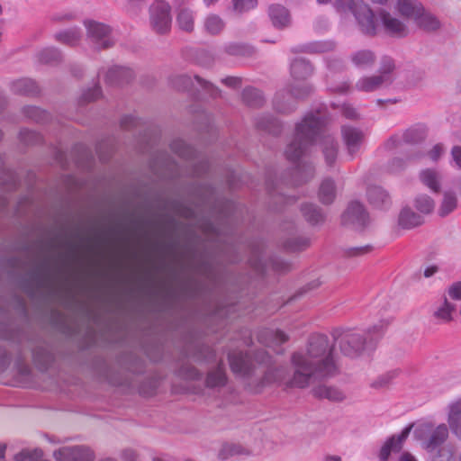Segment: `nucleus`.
Returning a JSON list of instances; mask_svg holds the SVG:
<instances>
[{"label":"nucleus","instance_id":"f257e3e1","mask_svg":"<svg viewBox=\"0 0 461 461\" xmlns=\"http://www.w3.org/2000/svg\"><path fill=\"white\" fill-rule=\"evenodd\" d=\"M333 345L323 334L309 338L305 352H294L291 361L294 367L291 379L285 380L286 370L283 366L268 367L261 384L285 383L291 387L305 388L310 384L334 376L337 366L332 356Z\"/></svg>","mask_w":461,"mask_h":461},{"label":"nucleus","instance_id":"f03ea898","mask_svg":"<svg viewBox=\"0 0 461 461\" xmlns=\"http://www.w3.org/2000/svg\"><path fill=\"white\" fill-rule=\"evenodd\" d=\"M66 247L68 252L62 259V263L55 265L56 273H53L51 268V258L44 257L33 269L21 277L20 286L30 298L34 299L43 289L52 287L56 274L62 271L64 262H67L68 259H78L79 246L75 242L68 240L66 241Z\"/></svg>","mask_w":461,"mask_h":461},{"label":"nucleus","instance_id":"7ed1b4c3","mask_svg":"<svg viewBox=\"0 0 461 461\" xmlns=\"http://www.w3.org/2000/svg\"><path fill=\"white\" fill-rule=\"evenodd\" d=\"M325 122V117L320 112L308 113L295 126L294 138L285 151L286 158L296 162L305 155L321 135Z\"/></svg>","mask_w":461,"mask_h":461},{"label":"nucleus","instance_id":"20e7f679","mask_svg":"<svg viewBox=\"0 0 461 461\" xmlns=\"http://www.w3.org/2000/svg\"><path fill=\"white\" fill-rule=\"evenodd\" d=\"M384 328V323H379L366 331L336 329L332 331V338L344 356L356 358L375 346L376 340L382 337Z\"/></svg>","mask_w":461,"mask_h":461},{"label":"nucleus","instance_id":"39448f33","mask_svg":"<svg viewBox=\"0 0 461 461\" xmlns=\"http://www.w3.org/2000/svg\"><path fill=\"white\" fill-rule=\"evenodd\" d=\"M231 371L241 377L251 378L256 375L257 365L268 366L271 357L265 349L255 351L253 358L242 351H231L228 355Z\"/></svg>","mask_w":461,"mask_h":461},{"label":"nucleus","instance_id":"423d86ee","mask_svg":"<svg viewBox=\"0 0 461 461\" xmlns=\"http://www.w3.org/2000/svg\"><path fill=\"white\" fill-rule=\"evenodd\" d=\"M336 8L345 10L348 8L355 16L360 31L368 36L376 34V23L375 14L371 8L362 0H348L345 5L340 4L339 0L336 1Z\"/></svg>","mask_w":461,"mask_h":461},{"label":"nucleus","instance_id":"0eeeda50","mask_svg":"<svg viewBox=\"0 0 461 461\" xmlns=\"http://www.w3.org/2000/svg\"><path fill=\"white\" fill-rule=\"evenodd\" d=\"M149 24L157 34H167L171 29V6L164 0H157L149 8Z\"/></svg>","mask_w":461,"mask_h":461},{"label":"nucleus","instance_id":"6e6552de","mask_svg":"<svg viewBox=\"0 0 461 461\" xmlns=\"http://www.w3.org/2000/svg\"><path fill=\"white\" fill-rule=\"evenodd\" d=\"M84 25L86 30V38L95 50H106L114 45L111 38L112 28L109 25L94 20H85Z\"/></svg>","mask_w":461,"mask_h":461},{"label":"nucleus","instance_id":"1a4fd4ad","mask_svg":"<svg viewBox=\"0 0 461 461\" xmlns=\"http://www.w3.org/2000/svg\"><path fill=\"white\" fill-rule=\"evenodd\" d=\"M416 433L429 453H433L443 447L442 444L448 438V429L446 424H440L434 429L430 424H422L417 429Z\"/></svg>","mask_w":461,"mask_h":461},{"label":"nucleus","instance_id":"9d476101","mask_svg":"<svg viewBox=\"0 0 461 461\" xmlns=\"http://www.w3.org/2000/svg\"><path fill=\"white\" fill-rule=\"evenodd\" d=\"M249 262L258 275L264 274L268 266L276 272H285L290 269V265L278 258H271L268 263L264 261L263 250L259 246L253 247Z\"/></svg>","mask_w":461,"mask_h":461},{"label":"nucleus","instance_id":"9b49d317","mask_svg":"<svg viewBox=\"0 0 461 461\" xmlns=\"http://www.w3.org/2000/svg\"><path fill=\"white\" fill-rule=\"evenodd\" d=\"M341 222L345 226H351L356 230H363L369 222V216L364 205L353 201L348 203L341 216Z\"/></svg>","mask_w":461,"mask_h":461},{"label":"nucleus","instance_id":"f8f14e48","mask_svg":"<svg viewBox=\"0 0 461 461\" xmlns=\"http://www.w3.org/2000/svg\"><path fill=\"white\" fill-rule=\"evenodd\" d=\"M56 461H93L95 457L94 450L86 445L63 447L54 451Z\"/></svg>","mask_w":461,"mask_h":461},{"label":"nucleus","instance_id":"ddd939ff","mask_svg":"<svg viewBox=\"0 0 461 461\" xmlns=\"http://www.w3.org/2000/svg\"><path fill=\"white\" fill-rule=\"evenodd\" d=\"M379 16L385 32L391 37L404 38L409 34L407 25L387 11L381 10Z\"/></svg>","mask_w":461,"mask_h":461},{"label":"nucleus","instance_id":"4468645a","mask_svg":"<svg viewBox=\"0 0 461 461\" xmlns=\"http://www.w3.org/2000/svg\"><path fill=\"white\" fill-rule=\"evenodd\" d=\"M341 134L348 153L353 158L359 150L364 141L365 134L360 129L348 125L341 127Z\"/></svg>","mask_w":461,"mask_h":461},{"label":"nucleus","instance_id":"2eb2a0df","mask_svg":"<svg viewBox=\"0 0 461 461\" xmlns=\"http://www.w3.org/2000/svg\"><path fill=\"white\" fill-rule=\"evenodd\" d=\"M135 77L134 71L122 66H113L106 73L105 82L109 86H122L131 83Z\"/></svg>","mask_w":461,"mask_h":461},{"label":"nucleus","instance_id":"dca6fc26","mask_svg":"<svg viewBox=\"0 0 461 461\" xmlns=\"http://www.w3.org/2000/svg\"><path fill=\"white\" fill-rule=\"evenodd\" d=\"M411 425L406 427L399 435L390 437L382 446L379 452L380 461H387L392 452H400L404 440L408 438Z\"/></svg>","mask_w":461,"mask_h":461},{"label":"nucleus","instance_id":"f3484780","mask_svg":"<svg viewBox=\"0 0 461 461\" xmlns=\"http://www.w3.org/2000/svg\"><path fill=\"white\" fill-rule=\"evenodd\" d=\"M411 425L406 427L399 435L390 437L382 446L379 452L380 461H387L392 452H400L404 440L408 438Z\"/></svg>","mask_w":461,"mask_h":461},{"label":"nucleus","instance_id":"a211bd4d","mask_svg":"<svg viewBox=\"0 0 461 461\" xmlns=\"http://www.w3.org/2000/svg\"><path fill=\"white\" fill-rule=\"evenodd\" d=\"M176 23L179 30L192 33L195 28L194 11L186 6H179L176 9Z\"/></svg>","mask_w":461,"mask_h":461},{"label":"nucleus","instance_id":"6ab92c4d","mask_svg":"<svg viewBox=\"0 0 461 461\" xmlns=\"http://www.w3.org/2000/svg\"><path fill=\"white\" fill-rule=\"evenodd\" d=\"M151 168L156 174L165 176H175L177 175V165L166 153H161L151 163Z\"/></svg>","mask_w":461,"mask_h":461},{"label":"nucleus","instance_id":"aec40b11","mask_svg":"<svg viewBox=\"0 0 461 461\" xmlns=\"http://www.w3.org/2000/svg\"><path fill=\"white\" fill-rule=\"evenodd\" d=\"M228 381L225 366L222 361H220L217 366L210 369L205 377V386L210 389L221 388L226 385Z\"/></svg>","mask_w":461,"mask_h":461},{"label":"nucleus","instance_id":"412c9836","mask_svg":"<svg viewBox=\"0 0 461 461\" xmlns=\"http://www.w3.org/2000/svg\"><path fill=\"white\" fill-rule=\"evenodd\" d=\"M296 107V102L291 98V95L286 90L283 89L276 93L273 99V108L276 113L290 114L295 111Z\"/></svg>","mask_w":461,"mask_h":461},{"label":"nucleus","instance_id":"4be33fe9","mask_svg":"<svg viewBox=\"0 0 461 461\" xmlns=\"http://www.w3.org/2000/svg\"><path fill=\"white\" fill-rule=\"evenodd\" d=\"M268 15L276 28L284 29L288 27L291 23V16L288 9L281 5H271L268 8Z\"/></svg>","mask_w":461,"mask_h":461},{"label":"nucleus","instance_id":"5701e85b","mask_svg":"<svg viewBox=\"0 0 461 461\" xmlns=\"http://www.w3.org/2000/svg\"><path fill=\"white\" fill-rule=\"evenodd\" d=\"M35 365L41 370H46L54 360V356L45 343L37 345L32 349Z\"/></svg>","mask_w":461,"mask_h":461},{"label":"nucleus","instance_id":"b1692460","mask_svg":"<svg viewBox=\"0 0 461 461\" xmlns=\"http://www.w3.org/2000/svg\"><path fill=\"white\" fill-rule=\"evenodd\" d=\"M11 91L21 95H36L40 93V87L32 78H20L11 84Z\"/></svg>","mask_w":461,"mask_h":461},{"label":"nucleus","instance_id":"393cba45","mask_svg":"<svg viewBox=\"0 0 461 461\" xmlns=\"http://www.w3.org/2000/svg\"><path fill=\"white\" fill-rule=\"evenodd\" d=\"M447 422L453 434L461 439V399L449 405Z\"/></svg>","mask_w":461,"mask_h":461},{"label":"nucleus","instance_id":"a878e982","mask_svg":"<svg viewBox=\"0 0 461 461\" xmlns=\"http://www.w3.org/2000/svg\"><path fill=\"white\" fill-rule=\"evenodd\" d=\"M423 223V218L414 212L411 208H403L398 217V225L404 229L410 230L418 227Z\"/></svg>","mask_w":461,"mask_h":461},{"label":"nucleus","instance_id":"bb28decb","mask_svg":"<svg viewBox=\"0 0 461 461\" xmlns=\"http://www.w3.org/2000/svg\"><path fill=\"white\" fill-rule=\"evenodd\" d=\"M301 212L305 221L311 225L322 224L325 221L322 210L314 203L302 204Z\"/></svg>","mask_w":461,"mask_h":461},{"label":"nucleus","instance_id":"cd10ccee","mask_svg":"<svg viewBox=\"0 0 461 461\" xmlns=\"http://www.w3.org/2000/svg\"><path fill=\"white\" fill-rule=\"evenodd\" d=\"M293 185H299L311 180L314 176V167L312 163H299L293 169Z\"/></svg>","mask_w":461,"mask_h":461},{"label":"nucleus","instance_id":"c85d7f7f","mask_svg":"<svg viewBox=\"0 0 461 461\" xmlns=\"http://www.w3.org/2000/svg\"><path fill=\"white\" fill-rule=\"evenodd\" d=\"M312 393L313 396L318 399H327L332 402H341L345 399L343 392H341L339 389L325 384L314 387L312 390Z\"/></svg>","mask_w":461,"mask_h":461},{"label":"nucleus","instance_id":"c756f323","mask_svg":"<svg viewBox=\"0 0 461 461\" xmlns=\"http://www.w3.org/2000/svg\"><path fill=\"white\" fill-rule=\"evenodd\" d=\"M366 195L369 203L376 208L386 207L391 203L389 194L380 186L368 187Z\"/></svg>","mask_w":461,"mask_h":461},{"label":"nucleus","instance_id":"7c9ffc66","mask_svg":"<svg viewBox=\"0 0 461 461\" xmlns=\"http://www.w3.org/2000/svg\"><path fill=\"white\" fill-rule=\"evenodd\" d=\"M312 72V64L304 59H295L291 64V75L295 80H305Z\"/></svg>","mask_w":461,"mask_h":461},{"label":"nucleus","instance_id":"2f4dec72","mask_svg":"<svg viewBox=\"0 0 461 461\" xmlns=\"http://www.w3.org/2000/svg\"><path fill=\"white\" fill-rule=\"evenodd\" d=\"M337 194L336 184L335 181L331 178H325L321 183L318 198L320 202L323 204H331Z\"/></svg>","mask_w":461,"mask_h":461},{"label":"nucleus","instance_id":"473e14b6","mask_svg":"<svg viewBox=\"0 0 461 461\" xmlns=\"http://www.w3.org/2000/svg\"><path fill=\"white\" fill-rule=\"evenodd\" d=\"M255 125L258 130L267 131L273 135H278L282 127L276 118L269 114H262L255 119Z\"/></svg>","mask_w":461,"mask_h":461},{"label":"nucleus","instance_id":"72a5a7b5","mask_svg":"<svg viewBox=\"0 0 461 461\" xmlns=\"http://www.w3.org/2000/svg\"><path fill=\"white\" fill-rule=\"evenodd\" d=\"M384 79V77H379L378 75L363 77L357 80L355 87L358 91L373 92L379 89L383 86H386Z\"/></svg>","mask_w":461,"mask_h":461},{"label":"nucleus","instance_id":"f704fd0d","mask_svg":"<svg viewBox=\"0 0 461 461\" xmlns=\"http://www.w3.org/2000/svg\"><path fill=\"white\" fill-rule=\"evenodd\" d=\"M40 64L58 65L62 61L61 51L54 47H48L39 50L35 55Z\"/></svg>","mask_w":461,"mask_h":461},{"label":"nucleus","instance_id":"c9c22d12","mask_svg":"<svg viewBox=\"0 0 461 461\" xmlns=\"http://www.w3.org/2000/svg\"><path fill=\"white\" fill-rule=\"evenodd\" d=\"M243 103L252 108H259L266 102L262 92L253 86H247L241 94Z\"/></svg>","mask_w":461,"mask_h":461},{"label":"nucleus","instance_id":"e433bc0d","mask_svg":"<svg viewBox=\"0 0 461 461\" xmlns=\"http://www.w3.org/2000/svg\"><path fill=\"white\" fill-rule=\"evenodd\" d=\"M398 12L406 18L416 20L423 6L417 0H398Z\"/></svg>","mask_w":461,"mask_h":461},{"label":"nucleus","instance_id":"4c0bfd02","mask_svg":"<svg viewBox=\"0 0 461 461\" xmlns=\"http://www.w3.org/2000/svg\"><path fill=\"white\" fill-rule=\"evenodd\" d=\"M259 339L267 347H274L288 341L289 336L281 330H266L261 332Z\"/></svg>","mask_w":461,"mask_h":461},{"label":"nucleus","instance_id":"58836bf2","mask_svg":"<svg viewBox=\"0 0 461 461\" xmlns=\"http://www.w3.org/2000/svg\"><path fill=\"white\" fill-rule=\"evenodd\" d=\"M441 175L434 169H425L420 173V180L434 193L441 190Z\"/></svg>","mask_w":461,"mask_h":461},{"label":"nucleus","instance_id":"ea45409f","mask_svg":"<svg viewBox=\"0 0 461 461\" xmlns=\"http://www.w3.org/2000/svg\"><path fill=\"white\" fill-rule=\"evenodd\" d=\"M376 59V56L371 50H359L350 56L351 62L357 68H366L372 67Z\"/></svg>","mask_w":461,"mask_h":461},{"label":"nucleus","instance_id":"a19ab883","mask_svg":"<svg viewBox=\"0 0 461 461\" xmlns=\"http://www.w3.org/2000/svg\"><path fill=\"white\" fill-rule=\"evenodd\" d=\"M421 157L422 154L420 152L411 151L407 156L406 159L398 157L393 158L388 161L386 165V171L390 174H397L406 167L407 162L415 161Z\"/></svg>","mask_w":461,"mask_h":461},{"label":"nucleus","instance_id":"79ce46f5","mask_svg":"<svg viewBox=\"0 0 461 461\" xmlns=\"http://www.w3.org/2000/svg\"><path fill=\"white\" fill-rule=\"evenodd\" d=\"M203 26L206 33L216 36L225 29V22L220 15L210 14L204 18Z\"/></svg>","mask_w":461,"mask_h":461},{"label":"nucleus","instance_id":"37998d69","mask_svg":"<svg viewBox=\"0 0 461 461\" xmlns=\"http://www.w3.org/2000/svg\"><path fill=\"white\" fill-rule=\"evenodd\" d=\"M322 152L325 158L327 166L332 167L337 159L338 156V143L331 136H325L321 141Z\"/></svg>","mask_w":461,"mask_h":461},{"label":"nucleus","instance_id":"c03bdc74","mask_svg":"<svg viewBox=\"0 0 461 461\" xmlns=\"http://www.w3.org/2000/svg\"><path fill=\"white\" fill-rule=\"evenodd\" d=\"M82 33L78 27L60 31L54 35L57 41L68 46L77 45L81 40Z\"/></svg>","mask_w":461,"mask_h":461},{"label":"nucleus","instance_id":"a18cd8bd","mask_svg":"<svg viewBox=\"0 0 461 461\" xmlns=\"http://www.w3.org/2000/svg\"><path fill=\"white\" fill-rule=\"evenodd\" d=\"M415 23L417 26L426 32H434L439 29L440 23L436 16L425 12L424 8L417 16Z\"/></svg>","mask_w":461,"mask_h":461},{"label":"nucleus","instance_id":"49530a36","mask_svg":"<svg viewBox=\"0 0 461 461\" xmlns=\"http://www.w3.org/2000/svg\"><path fill=\"white\" fill-rule=\"evenodd\" d=\"M227 54L236 57H251L255 54V48L243 42H230L224 47Z\"/></svg>","mask_w":461,"mask_h":461},{"label":"nucleus","instance_id":"de8ad7c7","mask_svg":"<svg viewBox=\"0 0 461 461\" xmlns=\"http://www.w3.org/2000/svg\"><path fill=\"white\" fill-rule=\"evenodd\" d=\"M335 47L336 43L332 41H321L302 46L300 51L310 54L324 53L333 50Z\"/></svg>","mask_w":461,"mask_h":461},{"label":"nucleus","instance_id":"09e8293b","mask_svg":"<svg viewBox=\"0 0 461 461\" xmlns=\"http://www.w3.org/2000/svg\"><path fill=\"white\" fill-rule=\"evenodd\" d=\"M171 150L181 158L190 160L195 158V150L193 147L182 140H175L170 144Z\"/></svg>","mask_w":461,"mask_h":461},{"label":"nucleus","instance_id":"8fccbe9b","mask_svg":"<svg viewBox=\"0 0 461 461\" xmlns=\"http://www.w3.org/2000/svg\"><path fill=\"white\" fill-rule=\"evenodd\" d=\"M22 112L26 118L37 123H45L50 118L47 111L36 106H24Z\"/></svg>","mask_w":461,"mask_h":461},{"label":"nucleus","instance_id":"3c124183","mask_svg":"<svg viewBox=\"0 0 461 461\" xmlns=\"http://www.w3.org/2000/svg\"><path fill=\"white\" fill-rule=\"evenodd\" d=\"M456 311V305L449 303L447 297H444V301L441 306H439L434 312V317L439 320L441 322L447 323L453 320L452 313Z\"/></svg>","mask_w":461,"mask_h":461},{"label":"nucleus","instance_id":"603ef678","mask_svg":"<svg viewBox=\"0 0 461 461\" xmlns=\"http://www.w3.org/2000/svg\"><path fill=\"white\" fill-rule=\"evenodd\" d=\"M395 69L394 60L389 56H384L381 59L379 68V77H384V82L386 86L391 85L393 81V72Z\"/></svg>","mask_w":461,"mask_h":461},{"label":"nucleus","instance_id":"864d4df0","mask_svg":"<svg viewBox=\"0 0 461 461\" xmlns=\"http://www.w3.org/2000/svg\"><path fill=\"white\" fill-rule=\"evenodd\" d=\"M457 206V198L455 193L447 191L444 193L442 203L438 209V214L445 217L452 212Z\"/></svg>","mask_w":461,"mask_h":461},{"label":"nucleus","instance_id":"5fc2aeb1","mask_svg":"<svg viewBox=\"0 0 461 461\" xmlns=\"http://www.w3.org/2000/svg\"><path fill=\"white\" fill-rule=\"evenodd\" d=\"M430 454V461H456L455 447L450 445H444L437 451Z\"/></svg>","mask_w":461,"mask_h":461},{"label":"nucleus","instance_id":"6e6d98bb","mask_svg":"<svg viewBox=\"0 0 461 461\" xmlns=\"http://www.w3.org/2000/svg\"><path fill=\"white\" fill-rule=\"evenodd\" d=\"M426 138V130L422 127L410 128L402 135V141L407 144H417Z\"/></svg>","mask_w":461,"mask_h":461},{"label":"nucleus","instance_id":"4d7b16f0","mask_svg":"<svg viewBox=\"0 0 461 461\" xmlns=\"http://www.w3.org/2000/svg\"><path fill=\"white\" fill-rule=\"evenodd\" d=\"M291 95V98L296 103L308 97L312 92L313 87L309 84L291 86L289 89H285Z\"/></svg>","mask_w":461,"mask_h":461},{"label":"nucleus","instance_id":"13d9d810","mask_svg":"<svg viewBox=\"0 0 461 461\" xmlns=\"http://www.w3.org/2000/svg\"><path fill=\"white\" fill-rule=\"evenodd\" d=\"M310 246V240L305 237H291L284 242V248L291 252L302 251Z\"/></svg>","mask_w":461,"mask_h":461},{"label":"nucleus","instance_id":"bf43d9fd","mask_svg":"<svg viewBox=\"0 0 461 461\" xmlns=\"http://www.w3.org/2000/svg\"><path fill=\"white\" fill-rule=\"evenodd\" d=\"M414 206L421 213L428 214L433 212L435 203L429 195L420 194L414 200Z\"/></svg>","mask_w":461,"mask_h":461},{"label":"nucleus","instance_id":"052dcab7","mask_svg":"<svg viewBox=\"0 0 461 461\" xmlns=\"http://www.w3.org/2000/svg\"><path fill=\"white\" fill-rule=\"evenodd\" d=\"M243 453H244V449L241 446L237 445V444L226 443V444H223L222 447H221V449L218 453V457L221 460H226L231 456H234L237 455H241Z\"/></svg>","mask_w":461,"mask_h":461},{"label":"nucleus","instance_id":"680f3d73","mask_svg":"<svg viewBox=\"0 0 461 461\" xmlns=\"http://www.w3.org/2000/svg\"><path fill=\"white\" fill-rule=\"evenodd\" d=\"M177 374L180 377L186 380H200L203 376L202 373L199 372L194 366L190 364H183Z\"/></svg>","mask_w":461,"mask_h":461},{"label":"nucleus","instance_id":"e2e57ef3","mask_svg":"<svg viewBox=\"0 0 461 461\" xmlns=\"http://www.w3.org/2000/svg\"><path fill=\"white\" fill-rule=\"evenodd\" d=\"M170 85L176 90L184 91L192 86L193 80L188 75H176L170 77Z\"/></svg>","mask_w":461,"mask_h":461},{"label":"nucleus","instance_id":"0e129e2a","mask_svg":"<svg viewBox=\"0 0 461 461\" xmlns=\"http://www.w3.org/2000/svg\"><path fill=\"white\" fill-rule=\"evenodd\" d=\"M59 236V235H58L56 238H50L47 240L43 238H38L32 242V246L34 247L40 254H42L46 250H54L57 248L56 240Z\"/></svg>","mask_w":461,"mask_h":461},{"label":"nucleus","instance_id":"69168bd1","mask_svg":"<svg viewBox=\"0 0 461 461\" xmlns=\"http://www.w3.org/2000/svg\"><path fill=\"white\" fill-rule=\"evenodd\" d=\"M19 140L24 145H34L40 143L42 140L41 136L34 131L28 129H23L19 132Z\"/></svg>","mask_w":461,"mask_h":461},{"label":"nucleus","instance_id":"338daca9","mask_svg":"<svg viewBox=\"0 0 461 461\" xmlns=\"http://www.w3.org/2000/svg\"><path fill=\"white\" fill-rule=\"evenodd\" d=\"M96 152L98 154L99 159L102 162H107L113 152V146L112 141L107 140L99 142L96 146Z\"/></svg>","mask_w":461,"mask_h":461},{"label":"nucleus","instance_id":"774afa93","mask_svg":"<svg viewBox=\"0 0 461 461\" xmlns=\"http://www.w3.org/2000/svg\"><path fill=\"white\" fill-rule=\"evenodd\" d=\"M196 271L210 281L215 279V268L209 260H202L199 262L196 266Z\"/></svg>","mask_w":461,"mask_h":461}]
</instances>
